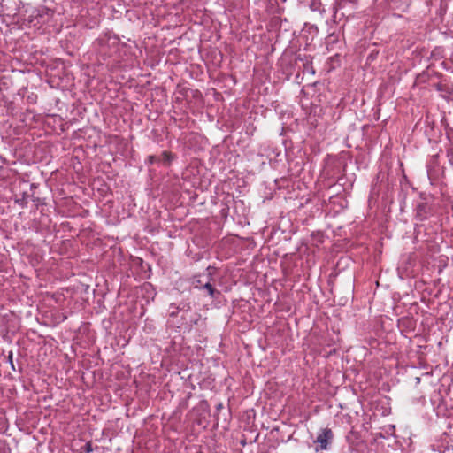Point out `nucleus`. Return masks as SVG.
<instances>
[{"label":"nucleus","mask_w":453,"mask_h":453,"mask_svg":"<svg viewBox=\"0 0 453 453\" xmlns=\"http://www.w3.org/2000/svg\"><path fill=\"white\" fill-rule=\"evenodd\" d=\"M173 158V156L171 152L169 151H164L162 153V159H163V162L165 164V165H169L172 161V159Z\"/></svg>","instance_id":"3"},{"label":"nucleus","mask_w":453,"mask_h":453,"mask_svg":"<svg viewBox=\"0 0 453 453\" xmlns=\"http://www.w3.org/2000/svg\"><path fill=\"white\" fill-rule=\"evenodd\" d=\"M148 161L150 164H153L157 161V158L156 156L151 155V156H149Z\"/></svg>","instance_id":"6"},{"label":"nucleus","mask_w":453,"mask_h":453,"mask_svg":"<svg viewBox=\"0 0 453 453\" xmlns=\"http://www.w3.org/2000/svg\"><path fill=\"white\" fill-rule=\"evenodd\" d=\"M334 439V433L333 431L328 428H322L314 441L315 444V450L317 452L320 450H327L329 448V445L332 443Z\"/></svg>","instance_id":"1"},{"label":"nucleus","mask_w":453,"mask_h":453,"mask_svg":"<svg viewBox=\"0 0 453 453\" xmlns=\"http://www.w3.org/2000/svg\"><path fill=\"white\" fill-rule=\"evenodd\" d=\"M210 267L207 268V271H208V278H209V280L207 282H205L203 285V288L202 289H205L209 296L211 297H214L215 296V294H219V291L216 290V288L212 286V284L210 282V280H211V273L210 271Z\"/></svg>","instance_id":"2"},{"label":"nucleus","mask_w":453,"mask_h":453,"mask_svg":"<svg viewBox=\"0 0 453 453\" xmlns=\"http://www.w3.org/2000/svg\"><path fill=\"white\" fill-rule=\"evenodd\" d=\"M93 450H94V449L92 447V442L91 441L87 442L84 446V451L86 453H91V452H93Z\"/></svg>","instance_id":"5"},{"label":"nucleus","mask_w":453,"mask_h":453,"mask_svg":"<svg viewBox=\"0 0 453 453\" xmlns=\"http://www.w3.org/2000/svg\"><path fill=\"white\" fill-rule=\"evenodd\" d=\"M203 284L200 279H194L193 285L195 288L202 289Z\"/></svg>","instance_id":"4"}]
</instances>
